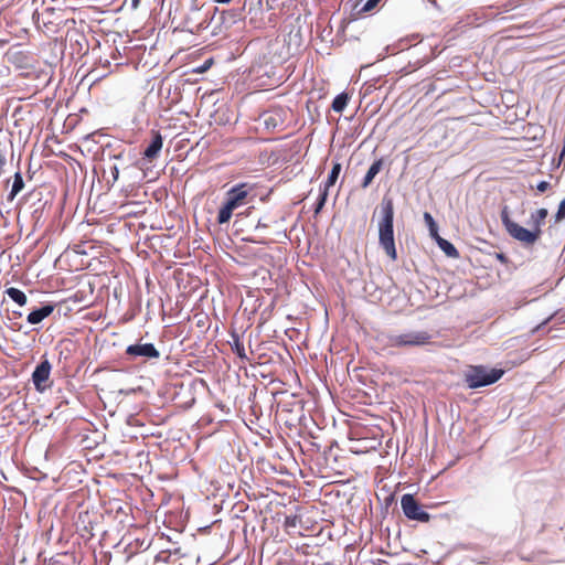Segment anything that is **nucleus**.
<instances>
[{
  "instance_id": "obj_15",
  "label": "nucleus",
  "mask_w": 565,
  "mask_h": 565,
  "mask_svg": "<svg viewBox=\"0 0 565 565\" xmlns=\"http://www.w3.org/2000/svg\"><path fill=\"white\" fill-rule=\"evenodd\" d=\"M232 339H233L232 350L236 353V355H237L241 360H248V358H247V355H246V351H245L244 344H243V342L241 341V339H239L238 334L233 333V334H232Z\"/></svg>"
},
{
  "instance_id": "obj_2",
  "label": "nucleus",
  "mask_w": 565,
  "mask_h": 565,
  "mask_svg": "<svg viewBox=\"0 0 565 565\" xmlns=\"http://www.w3.org/2000/svg\"><path fill=\"white\" fill-rule=\"evenodd\" d=\"M252 190L253 188L247 183L232 186L226 192L224 204L218 210L217 223H227L235 210L249 204L253 201Z\"/></svg>"
},
{
  "instance_id": "obj_30",
  "label": "nucleus",
  "mask_w": 565,
  "mask_h": 565,
  "mask_svg": "<svg viewBox=\"0 0 565 565\" xmlns=\"http://www.w3.org/2000/svg\"><path fill=\"white\" fill-rule=\"evenodd\" d=\"M199 13H200V9H198V8H194V9H192V11H191V14H192V15H198Z\"/></svg>"
},
{
  "instance_id": "obj_26",
  "label": "nucleus",
  "mask_w": 565,
  "mask_h": 565,
  "mask_svg": "<svg viewBox=\"0 0 565 565\" xmlns=\"http://www.w3.org/2000/svg\"><path fill=\"white\" fill-rule=\"evenodd\" d=\"M141 0H130V7L132 10H136L139 7Z\"/></svg>"
},
{
  "instance_id": "obj_7",
  "label": "nucleus",
  "mask_w": 565,
  "mask_h": 565,
  "mask_svg": "<svg viewBox=\"0 0 565 565\" xmlns=\"http://www.w3.org/2000/svg\"><path fill=\"white\" fill-rule=\"evenodd\" d=\"M126 354L132 358L141 356L146 359H158L160 356L159 351L152 343H136L128 345Z\"/></svg>"
},
{
  "instance_id": "obj_10",
  "label": "nucleus",
  "mask_w": 565,
  "mask_h": 565,
  "mask_svg": "<svg viewBox=\"0 0 565 565\" xmlns=\"http://www.w3.org/2000/svg\"><path fill=\"white\" fill-rule=\"evenodd\" d=\"M54 311L53 305H45L39 309L31 311L26 320L30 324H38L42 322L45 318H47Z\"/></svg>"
},
{
  "instance_id": "obj_21",
  "label": "nucleus",
  "mask_w": 565,
  "mask_h": 565,
  "mask_svg": "<svg viewBox=\"0 0 565 565\" xmlns=\"http://www.w3.org/2000/svg\"><path fill=\"white\" fill-rule=\"evenodd\" d=\"M381 0H367L363 8H362V11L363 12H369V11H372L380 2Z\"/></svg>"
},
{
  "instance_id": "obj_4",
  "label": "nucleus",
  "mask_w": 565,
  "mask_h": 565,
  "mask_svg": "<svg viewBox=\"0 0 565 565\" xmlns=\"http://www.w3.org/2000/svg\"><path fill=\"white\" fill-rule=\"evenodd\" d=\"M503 375L502 370H488L484 366H472L466 374L465 381L469 388H478L495 383Z\"/></svg>"
},
{
  "instance_id": "obj_13",
  "label": "nucleus",
  "mask_w": 565,
  "mask_h": 565,
  "mask_svg": "<svg viewBox=\"0 0 565 565\" xmlns=\"http://www.w3.org/2000/svg\"><path fill=\"white\" fill-rule=\"evenodd\" d=\"M437 244L440 249L448 256L452 258L459 257V253L457 248L449 241L441 238L440 236L436 237Z\"/></svg>"
},
{
  "instance_id": "obj_16",
  "label": "nucleus",
  "mask_w": 565,
  "mask_h": 565,
  "mask_svg": "<svg viewBox=\"0 0 565 565\" xmlns=\"http://www.w3.org/2000/svg\"><path fill=\"white\" fill-rule=\"evenodd\" d=\"M348 102H349V96L347 93H341L339 95L335 96V98L333 99L332 102V109L335 111V113H341L344 110V108L347 107L348 105Z\"/></svg>"
},
{
  "instance_id": "obj_5",
  "label": "nucleus",
  "mask_w": 565,
  "mask_h": 565,
  "mask_svg": "<svg viewBox=\"0 0 565 565\" xmlns=\"http://www.w3.org/2000/svg\"><path fill=\"white\" fill-rule=\"evenodd\" d=\"M431 334L427 331H407L387 337V345L391 348H413L429 344Z\"/></svg>"
},
{
  "instance_id": "obj_20",
  "label": "nucleus",
  "mask_w": 565,
  "mask_h": 565,
  "mask_svg": "<svg viewBox=\"0 0 565 565\" xmlns=\"http://www.w3.org/2000/svg\"><path fill=\"white\" fill-rule=\"evenodd\" d=\"M565 218V198L562 200V202L558 205V210L555 214V222H561Z\"/></svg>"
},
{
  "instance_id": "obj_27",
  "label": "nucleus",
  "mask_w": 565,
  "mask_h": 565,
  "mask_svg": "<svg viewBox=\"0 0 565 565\" xmlns=\"http://www.w3.org/2000/svg\"><path fill=\"white\" fill-rule=\"evenodd\" d=\"M206 26H207V22H206V20H204L203 22L199 23L198 29H205Z\"/></svg>"
},
{
  "instance_id": "obj_17",
  "label": "nucleus",
  "mask_w": 565,
  "mask_h": 565,
  "mask_svg": "<svg viewBox=\"0 0 565 565\" xmlns=\"http://www.w3.org/2000/svg\"><path fill=\"white\" fill-rule=\"evenodd\" d=\"M340 171H341V164L334 163L329 175H328L327 181L324 182L326 190H328V188L332 186L335 183V181L340 174Z\"/></svg>"
},
{
  "instance_id": "obj_18",
  "label": "nucleus",
  "mask_w": 565,
  "mask_h": 565,
  "mask_svg": "<svg viewBox=\"0 0 565 565\" xmlns=\"http://www.w3.org/2000/svg\"><path fill=\"white\" fill-rule=\"evenodd\" d=\"M424 220L429 228L430 235L433 237H437L438 236V227H437V224H436L434 217L431 216V214L428 212H425Z\"/></svg>"
},
{
  "instance_id": "obj_29",
  "label": "nucleus",
  "mask_w": 565,
  "mask_h": 565,
  "mask_svg": "<svg viewBox=\"0 0 565 565\" xmlns=\"http://www.w3.org/2000/svg\"><path fill=\"white\" fill-rule=\"evenodd\" d=\"M265 227H267V225L262 223L260 221L256 225V228H265Z\"/></svg>"
},
{
  "instance_id": "obj_3",
  "label": "nucleus",
  "mask_w": 565,
  "mask_h": 565,
  "mask_svg": "<svg viewBox=\"0 0 565 565\" xmlns=\"http://www.w3.org/2000/svg\"><path fill=\"white\" fill-rule=\"evenodd\" d=\"M501 221L509 235L525 245L534 244L540 237L539 231L527 230L512 221L507 206L501 211Z\"/></svg>"
},
{
  "instance_id": "obj_31",
  "label": "nucleus",
  "mask_w": 565,
  "mask_h": 565,
  "mask_svg": "<svg viewBox=\"0 0 565 565\" xmlns=\"http://www.w3.org/2000/svg\"><path fill=\"white\" fill-rule=\"evenodd\" d=\"M559 320H561L562 322H565V316H561V317H559Z\"/></svg>"
},
{
  "instance_id": "obj_9",
  "label": "nucleus",
  "mask_w": 565,
  "mask_h": 565,
  "mask_svg": "<svg viewBox=\"0 0 565 565\" xmlns=\"http://www.w3.org/2000/svg\"><path fill=\"white\" fill-rule=\"evenodd\" d=\"M162 145H163L162 136L160 135L159 131H153L152 140L149 143V146L145 149L143 157L147 160L152 161L153 159H156L158 157L159 152L162 149Z\"/></svg>"
},
{
  "instance_id": "obj_25",
  "label": "nucleus",
  "mask_w": 565,
  "mask_h": 565,
  "mask_svg": "<svg viewBox=\"0 0 565 565\" xmlns=\"http://www.w3.org/2000/svg\"><path fill=\"white\" fill-rule=\"evenodd\" d=\"M111 177L114 179V181H117L118 180V177H119V170L116 166H114L111 168Z\"/></svg>"
},
{
  "instance_id": "obj_11",
  "label": "nucleus",
  "mask_w": 565,
  "mask_h": 565,
  "mask_svg": "<svg viewBox=\"0 0 565 565\" xmlns=\"http://www.w3.org/2000/svg\"><path fill=\"white\" fill-rule=\"evenodd\" d=\"M382 166H383L382 159H377L371 164V167L369 168L366 174L364 175L362 184H361L363 189H366L372 183L373 179L381 171Z\"/></svg>"
},
{
  "instance_id": "obj_14",
  "label": "nucleus",
  "mask_w": 565,
  "mask_h": 565,
  "mask_svg": "<svg viewBox=\"0 0 565 565\" xmlns=\"http://www.w3.org/2000/svg\"><path fill=\"white\" fill-rule=\"evenodd\" d=\"M6 294L10 299H12L15 303H18L21 307L24 306L28 301L25 294L18 288L10 287L6 290Z\"/></svg>"
},
{
  "instance_id": "obj_8",
  "label": "nucleus",
  "mask_w": 565,
  "mask_h": 565,
  "mask_svg": "<svg viewBox=\"0 0 565 565\" xmlns=\"http://www.w3.org/2000/svg\"><path fill=\"white\" fill-rule=\"evenodd\" d=\"M51 369V363L44 360L33 371L32 382L38 391L43 392L45 390L44 383L50 377Z\"/></svg>"
},
{
  "instance_id": "obj_12",
  "label": "nucleus",
  "mask_w": 565,
  "mask_h": 565,
  "mask_svg": "<svg viewBox=\"0 0 565 565\" xmlns=\"http://www.w3.org/2000/svg\"><path fill=\"white\" fill-rule=\"evenodd\" d=\"M547 216L546 209H539L531 214V224L534 231H539L541 233V226L544 224V220Z\"/></svg>"
},
{
  "instance_id": "obj_6",
  "label": "nucleus",
  "mask_w": 565,
  "mask_h": 565,
  "mask_svg": "<svg viewBox=\"0 0 565 565\" xmlns=\"http://www.w3.org/2000/svg\"><path fill=\"white\" fill-rule=\"evenodd\" d=\"M401 507L404 515L413 521L426 523L430 520L429 513L423 510L413 494L406 493L401 498Z\"/></svg>"
},
{
  "instance_id": "obj_32",
  "label": "nucleus",
  "mask_w": 565,
  "mask_h": 565,
  "mask_svg": "<svg viewBox=\"0 0 565 565\" xmlns=\"http://www.w3.org/2000/svg\"><path fill=\"white\" fill-rule=\"evenodd\" d=\"M265 125H267V126L269 125V118L265 119Z\"/></svg>"
},
{
  "instance_id": "obj_24",
  "label": "nucleus",
  "mask_w": 565,
  "mask_h": 565,
  "mask_svg": "<svg viewBox=\"0 0 565 565\" xmlns=\"http://www.w3.org/2000/svg\"><path fill=\"white\" fill-rule=\"evenodd\" d=\"M550 188V183L546 181H541L537 183L536 189L540 192H545Z\"/></svg>"
},
{
  "instance_id": "obj_1",
  "label": "nucleus",
  "mask_w": 565,
  "mask_h": 565,
  "mask_svg": "<svg viewBox=\"0 0 565 565\" xmlns=\"http://www.w3.org/2000/svg\"><path fill=\"white\" fill-rule=\"evenodd\" d=\"M381 218L379 221V243L386 255L393 260L397 258L394 241V205L392 199L384 198L380 206Z\"/></svg>"
},
{
  "instance_id": "obj_28",
  "label": "nucleus",
  "mask_w": 565,
  "mask_h": 565,
  "mask_svg": "<svg viewBox=\"0 0 565 565\" xmlns=\"http://www.w3.org/2000/svg\"><path fill=\"white\" fill-rule=\"evenodd\" d=\"M232 0H214V2L216 3H221V4H227L230 3Z\"/></svg>"
},
{
  "instance_id": "obj_19",
  "label": "nucleus",
  "mask_w": 565,
  "mask_h": 565,
  "mask_svg": "<svg viewBox=\"0 0 565 565\" xmlns=\"http://www.w3.org/2000/svg\"><path fill=\"white\" fill-rule=\"evenodd\" d=\"M24 186V183H23V179H22V175L17 172L14 174V180H13V184H12V189H11V198H14Z\"/></svg>"
},
{
  "instance_id": "obj_23",
  "label": "nucleus",
  "mask_w": 565,
  "mask_h": 565,
  "mask_svg": "<svg viewBox=\"0 0 565 565\" xmlns=\"http://www.w3.org/2000/svg\"><path fill=\"white\" fill-rule=\"evenodd\" d=\"M231 18H241V10H225L222 12V18L225 19L226 17Z\"/></svg>"
},
{
  "instance_id": "obj_22",
  "label": "nucleus",
  "mask_w": 565,
  "mask_h": 565,
  "mask_svg": "<svg viewBox=\"0 0 565 565\" xmlns=\"http://www.w3.org/2000/svg\"><path fill=\"white\" fill-rule=\"evenodd\" d=\"M326 200H327V190L324 189L320 193V196H319V200H318V203H317V206H316V213L320 212V210L324 205Z\"/></svg>"
}]
</instances>
